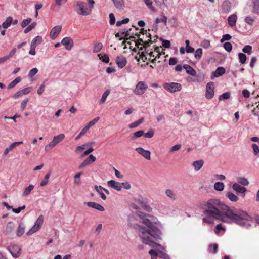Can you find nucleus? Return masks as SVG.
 Returning a JSON list of instances; mask_svg holds the SVG:
<instances>
[{"mask_svg": "<svg viewBox=\"0 0 259 259\" xmlns=\"http://www.w3.org/2000/svg\"><path fill=\"white\" fill-rule=\"evenodd\" d=\"M43 222L44 217L41 215L37 219L32 227L27 232V235H30L38 231L41 228Z\"/></svg>", "mask_w": 259, "mask_h": 259, "instance_id": "obj_6", "label": "nucleus"}, {"mask_svg": "<svg viewBox=\"0 0 259 259\" xmlns=\"http://www.w3.org/2000/svg\"><path fill=\"white\" fill-rule=\"evenodd\" d=\"M154 134V131L153 130L151 129L149 130L147 133H144V136L146 138H152Z\"/></svg>", "mask_w": 259, "mask_h": 259, "instance_id": "obj_54", "label": "nucleus"}, {"mask_svg": "<svg viewBox=\"0 0 259 259\" xmlns=\"http://www.w3.org/2000/svg\"><path fill=\"white\" fill-rule=\"evenodd\" d=\"M75 11L79 15L87 16L90 14L91 10L89 9L87 4L81 1H77L75 2Z\"/></svg>", "mask_w": 259, "mask_h": 259, "instance_id": "obj_3", "label": "nucleus"}, {"mask_svg": "<svg viewBox=\"0 0 259 259\" xmlns=\"http://www.w3.org/2000/svg\"><path fill=\"white\" fill-rule=\"evenodd\" d=\"M130 21V19L128 18H125V19H123V20H121V21H118L117 22H116V26H121L122 24H126V23H127Z\"/></svg>", "mask_w": 259, "mask_h": 259, "instance_id": "obj_63", "label": "nucleus"}, {"mask_svg": "<svg viewBox=\"0 0 259 259\" xmlns=\"http://www.w3.org/2000/svg\"><path fill=\"white\" fill-rule=\"evenodd\" d=\"M107 185L109 187L117 191H120L121 190V182L111 180L107 182Z\"/></svg>", "mask_w": 259, "mask_h": 259, "instance_id": "obj_17", "label": "nucleus"}, {"mask_svg": "<svg viewBox=\"0 0 259 259\" xmlns=\"http://www.w3.org/2000/svg\"><path fill=\"white\" fill-rule=\"evenodd\" d=\"M251 147L253 150V153L255 155H257L259 153V147L256 144H252Z\"/></svg>", "mask_w": 259, "mask_h": 259, "instance_id": "obj_60", "label": "nucleus"}, {"mask_svg": "<svg viewBox=\"0 0 259 259\" xmlns=\"http://www.w3.org/2000/svg\"><path fill=\"white\" fill-rule=\"evenodd\" d=\"M244 21L250 26H252L254 23L255 19L253 17L248 16L245 18Z\"/></svg>", "mask_w": 259, "mask_h": 259, "instance_id": "obj_39", "label": "nucleus"}, {"mask_svg": "<svg viewBox=\"0 0 259 259\" xmlns=\"http://www.w3.org/2000/svg\"><path fill=\"white\" fill-rule=\"evenodd\" d=\"M136 202L140 205L141 207L145 210L150 212L152 211V208L148 204L147 201L142 197L138 198L135 199Z\"/></svg>", "mask_w": 259, "mask_h": 259, "instance_id": "obj_10", "label": "nucleus"}, {"mask_svg": "<svg viewBox=\"0 0 259 259\" xmlns=\"http://www.w3.org/2000/svg\"><path fill=\"white\" fill-rule=\"evenodd\" d=\"M28 101V98H26L22 101L21 103V109L22 110H24L25 109Z\"/></svg>", "mask_w": 259, "mask_h": 259, "instance_id": "obj_59", "label": "nucleus"}, {"mask_svg": "<svg viewBox=\"0 0 259 259\" xmlns=\"http://www.w3.org/2000/svg\"><path fill=\"white\" fill-rule=\"evenodd\" d=\"M204 164V161L203 160H199L195 161L193 162L192 165L194 168V169L196 171H198L199 170Z\"/></svg>", "mask_w": 259, "mask_h": 259, "instance_id": "obj_26", "label": "nucleus"}, {"mask_svg": "<svg viewBox=\"0 0 259 259\" xmlns=\"http://www.w3.org/2000/svg\"><path fill=\"white\" fill-rule=\"evenodd\" d=\"M7 249L15 258L19 257L21 254V248L17 244H11L7 247Z\"/></svg>", "mask_w": 259, "mask_h": 259, "instance_id": "obj_7", "label": "nucleus"}, {"mask_svg": "<svg viewBox=\"0 0 259 259\" xmlns=\"http://www.w3.org/2000/svg\"><path fill=\"white\" fill-rule=\"evenodd\" d=\"M110 93V91L109 90H106L102 94V97L100 99V103H104L105 102L106 100L107 97L109 96Z\"/></svg>", "mask_w": 259, "mask_h": 259, "instance_id": "obj_38", "label": "nucleus"}, {"mask_svg": "<svg viewBox=\"0 0 259 259\" xmlns=\"http://www.w3.org/2000/svg\"><path fill=\"white\" fill-rule=\"evenodd\" d=\"M14 228V224L13 222H9L7 223L6 227V234L11 233Z\"/></svg>", "mask_w": 259, "mask_h": 259, "instance_id": "obj_36", "label": "nucleus"}, {"mask_svg": "<svg viewBox=\"0 0 259 259\" xmlns=\"http://www.w3.org/2000/svg\"><path fill=\"white\" fill-rule=\"evenodd\" d=\"M34 185L30 184L28 187H26L22 193V196L23 197H26L28 196L31 192V191L34 189Z\"/></svg>", "mask_w": 259, "mask_h": 259, "instance_id": "obj_31", "label": "nucleus"}, {"mask_svg": "<svg viewBox=\"0 0 259 259\" xmlns=\"http://www.w3.org/2000/svg\"><path fill=\"white\" fill-rule=\"evenodd\" d=\"M23 95V94L21 90H19L16 93L12 95V98L16 99L20 98Z\"/></svg>", "mask_w": 259, "mask_h": 259, "instance_id": "obj_64", "label": "nucleus"}, {"mask_svg": "<svg viewBox=\"0 0 259 259\" xmlns=\"http://www.w3.org/2000/svg\"><path fill=\"white\" fill-rule=\"evenodd\" d=\"M33 90V88L32 87H27L22 90H21L22 92L23 95H27L30 93Z\"/></svg>", "mask_w": 259, "mask_h": 259, "instance_id": "obj_61", "label": "nucleus"}, {"mask_svg": "<svg viewBox=\"0 0 259 259\" xmlns=\"http://www.w3.org/2000/svg\"><path fill=\"white\" fill-rule=\"evenodd\" d=\"M238 57L239 60V62L241 64H244L246 61V56L242 53H240L238 54Z\"/></svg>", "mask_w": 259, "mask_h": 259, "instance_id": "obj_45", "label": "nucleus"}, {"mask_svg": "<svg viewBox=\"0 0 259 259\" xmlns=\"http://www.w3.org/2000/svg\"><path fill=\"white\" fill-rule=\"evenodd\" d=\"M162 17L161 18H157L155 19V23L156 24H158L160 22H164V24L166 25L167 24V17L164 15L163 13L162 14Z\"/></svg>", "mask_w": 259, "mask_h": 259, "instance_id": "obj_40", "label": "nucleus"}, {"mask_svg": "<svg viewBox=\"0 0 259 259\" xmlns=\"http://www.w3.org/2000/svg\"><path fill=\"white\" fill-rule=\"evenodd\" d=\"M31 18L24 19L21 23V27L22 28L25 27L31 22Z\"/></svg>", "mask_w": 259, "mask_h": 259, "instance_id": "obj_58", "label": "nucleus"}, {"mask_svg": "<svg viewBox=\"0 0 259 259\" xmlns=\"http://www.w3.org/2000/svg\"><path fill=\"white\" fill-rule=\"evenodd\" d=\"M183 68L186 70V72L193 76L196 75V71L190 65L186 64L183 66Z\"/></svg>", "mask_w": 259, "mask_h": 259, "instance_id": "obj_27", "label": "nucleus"}, {"mask_svg": "<svg viewBox=\"0 0 259 259\" xmlns=\"http://www.w3.org/2000/svg\"><path fill=\"white\" fill-rule=\"evenodd\" d=\"M195 52V58L196 59L199 60L202 57V50L201 48L197 49Z\"/></svg>", "mask_w": 259, "mask_h": 259, "instance_id": "obj_43", "label": "nucleus"}, {"mask_svg": "<svg viewBox=\"0 0 259 259\" xmlns=\"http://www.w3.org/2000/svg\"><path fill=\"white\" fill-rule=\"evenodd\" d=\"M36 25V23L35 22L32 23L30 24L27 27H26L24 30V32L25 33H27L29 32H30L31 30H32L33 29L35 28V27Z\"/></svg>", "mask_w": 259, "mask_h": 259, "instance_id": "obj_47", "label": "nucleus"}, {"mask_svg": "<svg viewBox=\"0 0 259 259\" xmlns=\"http://www.w3.org/2000/svg\"><path fill=\"white\" fill-rule=\"evenodd\" d=\"M98 56L102 62L105 63H108L109 62V58L107 55L104 54V55H101V54H98Z\"/></svg>", "mask_w": 259, "mask_h": 259, "instance_id": "obj_48", "label": "nucleus"}, {"mask_svg": "<svg viewBox=\"0 0 259 259\" xmlns=\"http://www.w3.org/2000/svg\"><path fill=\"white\" fill-rule=\"evenodd\" d=\"M121 189L124 188L125 190H129L131 188V184L128 182L121 183Z\"/></svg>", "mask_w": 259, "mask_h": 259, "instance_id": "obj_57", "label": "nucleus"}, {"mask_svg": "<svg viewBox=\"0 0 259 259\" xmlns=\"http://www.w3.org/2000/svg\"><path fill=\"white\" fill-rule=\"evenodd\" d=\"M165 193L166 196L170 200L174 201L177 198L176 193L170 189H167L165 190Z\"/></svg>", "mask_w": 259, "mask_h": 259, "instance_id": "obj_24", "label": "nucleus"}, {"mask_svg": "<svg viewBox=\"0 0 259 259\" xmlns=\"http://www.w3.org/2000/svg\"><path fill=\"white\" fill-rule=\"evenodd\" d=\"M12 23V17L11 16H9L6 18L5 21L2 23L1 26L4 29H7L9 28Z\"/></svg>", "mask_w": 259, "mask_h": 259, "instance_id": "obj_28", "label": "nucleus"}, {"mask_svg": "<svg viewBox=\"0 0 259 259\" xmlns=\"http://www.w3.org/2000/svg\"><path fill=\"white\" fill-rule=\"evenodd\" d=\"M252 47L250 45H246L243 49L242 51L244 53L250 54L251 53Z\"/></svg>", "mask_w": 259, "mask_h": 259, "instance_id": "obj_53", "label": "nucleus"}, {"mask_svg": "<svg viewBox=\"0 0 259 259\" xmlns=\"http://www.w3.org/2000/svg\"><path fill=\"white\" fill-rule=\"evenodd\" d=\"M42 38L40 36H36L31 41V45L34 47H37L38 45L40 44L42 42Z\"/></svg>", "mask_w": 259, "mask_h": 259, "instance_id": "obj_29", "label": "nucleus"}, {"mask_svg": "<svg viewBox=\"0 0 259 259\" xmlns=\"http://www.w3.org/2000/svg\"><path fill=\"white\" fill-rule=\"evenodd\" d=\"M25 225L24 223L21 222L19 223L18 227L16 230V235L18 237H21L25 232Z\"/></svg>", "mask_w": 259, "mask_h": 259, "instance_id": "obj_23", "label": "nucleus"}, {"mask_svg": "<svg viewBox=\"0 0 259 259\" xmlns=\"http://www.w3.org/2000/svg\"><path fill=\"white\" fill-rule=\"evenodd\" d=\"M232 189L237 193L242 194L243 197L245 196V192L247 191V189L244 186H241L237 183H235L232 185Z\"/></svg>", "mask_w": 259, "mask_h": 259, "instance_id": "obj_12", "label": "nucleus"}, {"mask_svg": "<svg viewBox=\"0 0 259 259\" xmlns=\"http://www.w3.org/2000/svg\"><path fill=\"white\" fill-rule=\"evenodd\" d=\"M93 143H94V142H92L91 143H86V144H84L81 146H78L76 147V148H75V153H78L79 152H82L85 148L86 147H88L89 145H92Z\"/></svg>", "mask_w": 259, "mask_h": 259, "instance_id": "obj_37", "label": "nucleus"}, {"mask_svg": "<svg viewBox=\"0 0 259 259\" xmlns=\"http://www.w3.org/2000/svg\"><path fill=\"white\" fill-rule=\"evenodd\" d=\"M237 180L238 182L237 183H238L239 184H241L243 186H247L249 184V182L248 180H247V179H246L245 177H238L237 178Z\"/></svg>", "mask_w": 259, "mask_h": 259, "instance_id": "obj_34", "label": "nucleus"}, {"mask_svg": "<svg viewBox=\"0 0 259 259\" xmlns=\"http://www.w3.org/2000/svg\"><path fill=\"white\" fill-rule=\"evenodd\" d=\"M21 78L20 77H16L14 80L11 82L7 87L8 89H11L14 88L18 83L20 82Z\"/></svg>", "mask_w": 259, "mask_h": 259, "instance_id": "obj_32", "label": "nucleus"}, {"mask_svg": "<svg viewBox=\"0 0 259 259\" xmlns=\"http://www.w3.org/2000/svg\"><path fill=\"white\" fill-rule=\"evenodd\" d=\"M50 177V172L47 173L45 175L44 179L40 183V185L41 186H46L48 184V180H49V179Z\"/></svg>", "mask_w": 259, "mask_h": 259, "instance_id": "obj_49", "label": "nucleus"}, {"mask_svg": "<svg viewBox=\"0 0 259 259\" xmlns=\"http://www.w3.org/2000/svg\"><path fill=\"white\" fill-rule=\"evenodd\" d=\"M96 191L100 195L101 198L103 200H105L107 199L106 195L104 193V188L101 186L96 185L95 186Z\"/></svg>", "mask_w": 259, "mask_h": 259, "instance_id": "obj_25", "label": "nucleus"}, {"mask_svg": "<svg viewBox=\"0 0 259 259\" xmlns=\"http://www.w3.org/2000/svg\"><path fill=\"white\" fill-rule=\"evenodd\" d=\"M226 197L232 202H237L238 200H239V198H238V197L235 195L234 193L231 192H228L226 193Z\"/></svg>", "mask_w": 259, "mask_h": 259, "instance_id": "obj_33", "label": "nucleus"}, {"mask_svg": "<svg viewBox=\"0 0 259 259\" xmlns=\"http://www.w3.org/2000/svg\"><path fill=\"white\" fill-rule=\"evenodd\" d=\"M61 44L65 47V49L67 51L71 50L74 46L73 40L70 37L63 38Z\"/></svg>", "mask_w": 259, "mask_h": 259, "instance_id": "obj_11", "label": "nucleus"}, {"mask_svg": "<svg viewBox=\"0 0 259 259\" xmlns=\"http://www.w3.org/2000/svg\"><path fill=\"white\" fill-rule=\"evenodd\" d=\"M62 29V26L57 25L54 27L51 30L50 33V37L54 40L58 36Z\"/></svg>", "mask_w": 259, "mask_h": 259, "instance_id": "obj_13", "label": "nucleus"}, {"mask_svg": "<svg viewBox=\"0 0 259 259\" xmlns=\"http://www.w3.org/2000/svg\"><path fill=\"white\" fill-rule=\"evenodd\" d=\"M143 121H144V118H141L140 119H139L138 121H136L131 123L130 125V127L131 128H135V127H137L139 125L141 124L143 122Z\"/></svg>", "mask_w": 259, "mask_h": 259, "instance_id": "obj_44", "label": "nucleus"}, {"mask_svg": "<svg viewBox=\"0 0 259 259\" xmlns=\"http://www.w3.org/2000/svg\"><path fill=\"white\" fill-rule=\"evenodd\" d=\"M116 63L119 68H123L127 64V60L123 56H117L116 59Z\"/></svg>", "mask_w": 259, "mask_h": 259, "instance_id": "obj_20", "label": "nucleus"}, {"mask_svg": "<svg viewBox=\"0 0 259 259\" xmlns=\"http://www.w3.org/2000/svg\"><path fill=\"white\" fill-rule=\"evenodd\" d=\"M212 218H212L211 217L207 215V217H203L202 218V220L204 222H206L209 224H210L213 223Z\"/></svg>", "mask_w": 259, "mask_h": 259, "instance_id": "obj_56", "label": "nucleus"}, {"mask_svg": "<svg viewBox=\"0 0 259 259\" xmlns=\"http://www.w3.org/2000/svg\"><path fill=\"white\" fill-rule=\"evenodd\" d=\"M81 175V172H79V173H77L76 175H75V176L74 177V182L75 184H79L80 183V181L79 178H80Z\"/></svg>", "mask_w": 259, "mask_h": 259, "instance_id": "obj_62", "label": "nucleus"}, {"mask_svg": "<svg viewBox=\"0 0 259 259\" xmlns=\"http://www.w3.org/2000/svg\"><path fill=\"white\" fill-rule=\"evenodd\" d=\"M203 213L224 223H235L247 229L251 227L249 222L253 220L252 217L247 211L242 210L234 211L218 199L208 200L204 205Z\"/></svg>", "mask_w": 259, "mask_h": 259, "instance_id": "obj_2", "label": "nucleus"}, {"mask_svg": "<svg viewBox=\"0 0 259 259\" xmlns=\"http://www.w3.org/2000/svg\"><path fill=\"white\" fill-rule=\"evenodd\" d=\"M114 6L118 9L121 10L124 7L123 0H112Z\"/></svg>", "mask_w": 259, "mask_h": 259, "instance_id": "obj_30", "label": "nucleus"}, {"mask_svg": "<svg viewBox=\"0 0 259 259\" xmlns=\"http://www.w3.org/2000/svg\"><path fill=\"white\" fill-rule=\"evenodd\" d=\"M148 88V85L144 81H140L136 85L133 92L136 95H142L145 93Z\"/></svg>", "mask_w": 259, "mask_h": 259, "instance_id": "obj_5", "label": "nucleus"}, {"mask_svg": "<svg viewBox=\"0 0 259 259\" xmlns=\"http://www.w3.org/2000/svg\"><path fill=\"white\" fill-rule=\"evenodd\" d=\"M65 138L64 134H60L54 136L53 140L47 145L45 146V150L48 151L53 148L56 145L61 142Z\"/></svg>", "mask_w": 259, "mask_h": 259, "instance_id": "obj_4", "label": "nucleus"}, {"mask_svg": "<svg viewBox=\"0 0 259 259\" xmlns=\"http://www.w3.org/2000/svg\"><path fill=\"white\" fill-rule=\"evenodd\" d=\"M23 143L22 141L16 142L12 143L9 146L6 148L3 154V156H6L10 152L12 151L16 146L22 144Z\"/></svg>", "mask_w": 259, "mask_h": 259, "instance_id": "obj_18", "label": "nucleus"}, {"mask_svg": "<svg viewBox=\"0 0 259 259\" xmlns=\"http://www.w3.org/2000/svg\"><path fill=\"white\" fill-rule=\"evenodd\" d=\"M163 88L170 93H174L181 91L182 85L177 82L165 83L163 84Z\"/></svg>", "mask_w": 259, "mask_h": 259, "instance_id": "obj_8", "label": "nucleus"}, {"mask_svg": "<svg viewBox=\"0 0 259 259\" xmlns=\"http://www.w3.org/2000/svg\"><path fill=\"white\" fill-rule=\"evenodd\" d=\"M135 150L147 160L151 159V152L149 150H145L142 147H138Z\"/></svg>", "mask_w": 259, "mask_h": 259, "instance_id": "obj_14", "label": "nucleus"}, {"mask_svg": "<svg viewBox=\"0 0 259 259\" xmlns=\"http://www.w3.org/2000/svg\"><path fill=\"white\" fill-rule=\"evenodd\" d=\"M230 97V94L229 92H225L222 95H221L219 97V99L220 100H223V99H228Z\"/></svg>", "mask_w": 259, "mask_h": 259, "instance_id": "obj_55", "label": "nucleus"}, {"mask_svg": "<svg viewBox=\"0 0 259 259\" xmlns=\"http://www.w3.org/2000/svg\"><path fill=\"white\" fill-rule=\"evenodd\" d=\"M223 47L224 49L228 52L231 51L232 49V45L229 42H226L223 44Z\"/></svg>", "mask_w": 259, "mask_h": 259, "instance_id": "obj_50", "label": "nucleus"}, {"mask_svg": "<svg viewBox=\"0 0 259 259\" xmlns=\"http://www.w3.org/2000/svg\"><path fill=\"white\" fill-rule=\"evenodd\" d=\"M85 160L88 161L89 164H91V163L95 162L96 160V158L92 154H90Z\"/></svg>", "mask_w": 259, "mask_h": 259, "instance_id": "obj_52", "label": "nucleus"}, {"mask_svg": "<svg viewBox=\"0 0 259 259\" xmlns=\"http://www.w3.org/2000/svg\"><path fill=\"white\" fill-rule=\"evenodd\" d=\"M103 48V45L101 42L95 44L94 46L93 52L97 53L99 52Z\"/></svg>", "mask_w": 259, "mask_h": 259, "instance_id": "obj_41", "label": "nucleus"}, {"mask_svg": "<svg viewBox=\"0 0 259 259\" xmlns=\"http://www.w3.org/2000/svg\"><path fill=\"white\" fill-rule=\"evenodd\" d=\"M237 20V15L235 14H232L230 16H229L227 18L228 24L231 27H233L236 26Z\"/></svg>", "mask_w": 259, "mask_h": 259, "instance_id": "obj_22", "label": "nucleus"}, {"mask_svg": "<svg viewBox=\"0 0 259 259\" xmlns=\"http://www.w3.org/2000/svg\"><path fill=\"white\" fill-rule=\"evenodd\" d=\"M225 73V69L223 67H219L216 70L212 73L211 78L213 79L214 77H218L223 75Z\"/></svg>", "mask_w": 259, "mask_h": 259, "instance_id": "obj_21", "label": "nucleus"}, {"mask_svg": "<svg viewBox=\"0 0 259 259\" xmlns=\"http://www.w3.org/2000/svg\"><path fill=\"white\" fill-rule=\"evenodd\" d=\"M222 13H229L231 10V3L228 0H224L222 4Z\"/></svg>", "mask_w": 259, "mask_h": 259, "instance_id": "obj_16", "label": "nucleus"}, {"mask_svg": "<svg viewBox=\"0 0 259 259\" xmlns=\"http://www.w3.org/2000/svg\"><path fill=\"white\" fill-rule=\"evenodd\" d=\"M84 205L88 206L97 209L100 211H104L105 210L104 207L100 204L94 202H84Z\"/></svg>", "mask_w": 259, "mask_h": 259, "instance_id": "obj_15", "label": "nucleus"}, {"mask_svg": "<svg viewBox=\"0 0 259 259\" xmlns=\"http://www.w3.org/2000/svg\"><path fill=\"white\" fill-rule=\"evenodd\" d=\"M214 83L213 82H208L206 87L205 97L207 99H211L214 95Z\"/></svg>", "mask_w": 259, "mask_h": 259, "instance_id": "obj_9", "label": "nucleus"}, {"mask_svg": "<svg viewBox=\"0 0 259 259\" xmlns=\"http://www.w3.org/2000/svg\"><path fill=\"white\" fill-rule=\"evenodd\" d=\"M137 214L140 219V223L145 225V227L138 224L133 225L130 221L133 218L132 215L128 217V225L133 226L135 229L143 243L153 248H158V256L163 259H170L163 247L156 242L161 239L162 233L158 228L160 222L156 218L142 212L139 211Z\"/></svg>", "mask_w": 259, "mask_h": 259, "instance_id": "obj_1", "label": "nucleus"}, {"mask_svg": "<svg viewBox=\"0 0 259 259\" xmlns=\"http://www.w3.org/2000/svg\"><path fill=\"white\" fill-rule=\"evenodd\" d=\"M167 0H154V3L157 6H159L160 8H162L163 7L166 6L165 3Z\"/></svg>", "mask_w": 259, "mask_h": 259, "instance_id": "obj_46", "label": "nucleus"}, {"mask_svg": "<svg viewBox=\"0 0 259 259\" xmlns=\"http://www.w3.org/2000/svg\"><path fill=\"white\" fill-rule=\"evenodd\" d=\"M225 185L223 182H217L214 184V189L218 191H222Z\"/></svg>", "mask_w": 259, "mask_h": 259, "instance_id": "obj_35", "label": "nucleus"}, {"mask_svg": "<svg viewBox=\"0 0 259 259\" xmlns=\"http://www.w3.org/2000/svg\"><path fill=\"white\" fill-rule=\"evenodd\" d=\"M249 6L253 13L259 14V0H250Z\"/></svg>", "mask_w": 259, "mask_h": 259, "instance_id": "obj_19", "label": "nucleus"}, {"mask_svg": "<svg viewBox=\"0 0 259 259\" xmlns=\"http://www.w3.org/2000/svg\"><path fill=\"white\" fill-rule=\"evenodd\" d=\"M201 46L204 49H207L210 47V42L209 40L204 39L201 42Z\"/></svg>", "mask_w": 259, "mask_h": 259, "instance_id": "obj_51", "label": "nucleus"}, {"mask_svg": "<svg viewBox=\"0 0 259 259\" xmlns=\"http://www.w3.org/2000/svg\"><path fill=\"white\" fill-rule=\"evenodd\" d=\"M144 135V131L142 130L138 131L134 133L131 137L132 140H135L137 138H139Z\"/></svg>", "mask_w": 259, "mask_h": 259, "instance_id": "obj_42", "label": "nucleus"}]
</instances>
